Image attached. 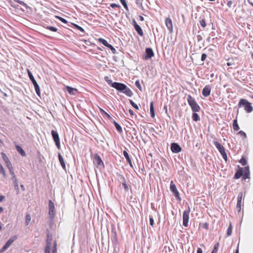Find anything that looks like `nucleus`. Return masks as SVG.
I'll return each mask as SVG.
<instances>
[{
	"mask_svg": "<svg viewBox=\"0 0 253 253\" xmlns=\"http://www.w3.org/2000/svg\"><path fill=\"white\" fill-rule=\"evenodd\" d=\"M111 86L118 90L122 91L127 96L131 97L133 95L132 91L124 84L114 82L112 84Z\"/></svg>",
	"mask_w": 253,
	"mask_h": 253,
	"instance_id": "1",
	"label": "nucleus"
},
{
	"mask_svg": "<svg viewBox=\"0 0 253 253\" xmlns=\"http://www.w3.org/2000/svg\"><path fill=\"white\" fill-rule=\"evenodd\" d=\"M238 106L239 108L243 107L244 110L248 113H250L253 111L252 104L246 99H241L239 101Z\"/></svg>",
	"mask_w": 253,
	"mask_h": 253,
	"instance_id": "2",
	"label": "nucleus"
},
{
	"mask_svg": "<svg viewBox=\"0 0 253 253\" xmlns=\"http://www.w3.org/2000/svg\"><path fill=\"white\" fill-rule=\"evenodd\" d=\"M187 102L193 112L200 111L201 109L200 106L198 104L195 99L190 95H188Z\"/></svg>",
	"mask_w": 253,
	"mask_h": 253,
	"instance_id": "3",
	"label": "nucleus"
},
{
	"mask_svg": "<svg viewBox=\"0 0 253 253\" xmlns=\"http://www.w3.org/2000/svg\"><path fill=\"white\" fill-rule=\"evenodd\" d=\"M214 144L216 148L218 149L223 158L224 159L225 161L227 160V156L225 152V150L224 147L218 141H214Z\"/></svg>",
	"mask_w": 253,
	"mask_h": 253,
	"instance_id": "4",
	"label": "nucleus"
},
{
	"mask_svg": "<svg viewBox=\"0 0 253 253\" xmlns=\"http://www.w3.org/2000/svg\"><path fill=\"white\" fill-rule=\"evenodd\" d=\"M190 212V208L189 206H188L187 209L184 211L182 215L183 225L184 227H187L188 226L189 218V215Z\"/></svg>",
	"mask_w": 253,
	"mask_h": 253,
	"instance_id": "5",
	"label": "nucleus"
},
{
	"mask_svg": "<svg viewBox=\"0 0 253 253\" xmlns=\"http://www.w3.org/2000/svg\"><path fill=\"white\" fill-rule=\"evenodd\" d=\"M52 235L48 233L47 234V237H46V246L45 248V253H50V250H51V244L52 241Z\"/></svg>",
	"mask_w": 253,
	"mask_h": 253,
	"instance_id": "6",
	"label": "nucleus"
},
{
	"mask_svg": "<svg viewBox=\"0 0 253 253\" xmlns=\"http://www.w3.org/2000/svg\"><path fill=\"white\" fill-rule=\"evenodd\" d=\"M52 138L55 142V145L58 149H60V138L58 132L56 131L52 130L51 132Z\"/></svg>",
	"mask_w": 253,
	"mask_h": 253,
	"instance_id": "7",
	"label": "nucleus"
},
{
	"mask_svg": "<svg viewBox=\"0 0 253 253\" xmlns=\"http://www.w3.org/2000/svg\"><path fill=\"white\" fill-rule=\"evenodd\" d=\"M170 190L172 192L174 196L179 200H180V197L179 192L177 190L176 187L173 181H171L170 184Z\"/></svg>",
	"mask_w": 253,
	"mask_h": 253,
	"instance_id": "8",
	"label": "nucleus"
},
{
	"mask_svg": "<svg viewBox=\"0 0 253 253\" xmlns=\"http://www.w3.org/2000/svg\"><path fill=\"white\" fill-rule=\"evenodd\" d=\"M93 163L97 168L99 167H104V163L101 157L97 154H95L94 156Z\"/></svg>",
	"mask_w": 253,
	"mask_h": 253,
	"instance_id": "9",
	"label": "nucleus"
},
{
	"mask_svg": "<svg viewBox=\"0 0 253 253\" xmlns=\"http://www.w3.org/2000/svg\"><path fill=\"white\" fill-rule=\"evenodd\" d=\"M49 215L51 218H53L55 215V209L54 203L51 200L48 201Z\"/></svg>",
	"mask_w": 253,
	"mask_h": 253,
	"instance_id": "10",
	"label": "nucleus"
},
{
	"mask_svg": "<svg viewBox=\"0 0 253 253\" xmlns=\"http://www.w3.org/2000/svg\"><path fill=\"white\" fill-rule=\"evenodd\" d=\"M146 54L143 56V59L148 60L154 56V52L151 48H146L145 50Z\"/></svg>",
	"mask_w": 253,
	"mask_h": 253,
	"instance_id": "11",
	"label": "nucleus"
},
{
	"mask_svg": "<svg viewBox=\"0 0 253 253\" xmlns=\"http://www.w3.org/2000/svg\"><path fill=\"white\" fill-rule=\"evenodd\" d=\"M166 25L170 33L173 31V25L171 19L169 17H168L165 20Z\"/></svg>",
	"mask_w": 253,
	"mask_h": 253,
	"instance_id": "12",
	"label": "nucleus"
},
{
	"mask_svg": "<svg viewBox=\"0 0 253 253\" xmlns=\"http://www.w3.org/2000/svg\"><path fill=\"white\" fill-rule=\"evenodd\" d=\"M132 24L135 30H136L138 34L140 36H143V32L141 28L137 24L136 22L134 19L132 21Z\"/></svg>",
	"mask_w": 253,
	"mask_h": 253,
	"instance_id": "13",
	"label": "nucleus"
},
{
	"mask_svg": "<svg viewBox=\"0 0 253 253\" xmlns=\"http://www.w3.org/2000/svg\"><path fill=\"white\" fill-rule=\"evenodd\" d=\"M171 150L173 153H179L181 151L180 146L176 143H172L171 144Z\"/></svg>",
	"mask_w": 253,
	"mask_h": 253,
	"instance_id": "14",
	"label": "nucleus"
},
{
	"mask_svg": "<svg viewBox=\"0 0 253 253\" xmlns=\"http://www.w3.org/2000/svg\"><path fill=\"white\" fill-rule=\"evenodd\" d=\"M211 91V87L210 85H207L203 89L202 94L204 96L207 97L210 95Z\"/></svg>",
	"mask_w": 253,
	"mask_h": 253,
	"instance_id": "15",
	"label": "nucleus"
},
{
	"mask_svg": "<svg viewBox=\"0 0 253 253\" xmlns=\"http://www.w3.org/2000/svg\"><path fill=\"white\" fill-rule=\"evenodd\" d=\"M250 173L249 167L248 166L243 168V179L246 180L247 178H250Z\"/></svg>",
	"mask_w": 253,
	"mask_h": 253,
	"instance_id": "16",
	"label": "nucleus"
},
{
	"mask_svg": "<svg viewBox=\"0 0 253 253\" xmlns=\"http://www.w3.org/2000/svg\"><path fill=\"white\" fill-rule=\"evenodd\" d=\"M65 88L68 92V93L71 95H75L76 93L78 92L77 89L68 85L65 86Z\"/></svg>",
	"mask_w": 253,
	"mask_h": 253,
	"instance_id": "17",
	"label": "nucleus"
},
{
	"mask_svg": "<svg viewBox=\"0 0 253 253\" xmlns=\"http://www.w3.org/2000/svg\"><path fill=\"white\" fill-rule=\"evenodd\" d=\"M11 175H12L11 179L13 181L15 189L18 192H19V186H18V182L17 180V178L16 177V176H15L14 173Z\"/></svg>",
	"mask_w": 253,
	"mask_h": 253,
	"instance_id": "18",
	"label": "nucleus"
},
{
	"mask_svg": "<svg viewBox=\"0 0 253 253\" xmlns=\"http://www.w3.org/2000/svg\"><path fill=\"white\" fill-rule=\"evenodd\" d=\"M243 174V168H240L234 175L235 179H239Z\"/></svg>",
	"mask_w": 253,
	"mask_h": 253,
	"instance_id": "19",
	"label": "nucleus"
},
{
	"mask_svg": "<svg viewBox=\"0 0 253 253\" xmlns=\"http://www.w3.org/2000/svg\"><path fill=\"white\" fill-rule=\"evenodd\" d=\"M123 154H124V157L126 158L127 162L129 164V166L131 167H132L133 166H132V162H131V160H130V159L129 158V155H128V153L125 150L123 152Z\"/></svg>",
	"mask_w": 253,
	"mask_h": 253,
	"instance_id": "20",
	"label": "nucleus"
},
{
	"mask_svg": "<svg viewBox=\"0 0 253 253\" xmlns=\"http://www.w3.org/2000/svg\"><path fill=\"white\" fill-rule=\"evenodd\" d=\"M17 236H14L13 237L10 238L7 242H6V244L4 245L8 248L12 244V243L16 239Z\"/></svg>",
	"mask_w": 253,
	"mask_h": 253,
	"instance_id": "21",
	"label": "nucleus"
},
{
	"mask_svg": "<svg viewBox=\"0 0 253 253\" xmlns=\"http://www.w3.org/2000/svg\"><path fill=\"white\" fill-rule=\"evenodd\" d=\"M16 150L17 152L22 156H25L26 154L25 151L23 150L21 147H20L19 145H16L15 146Z\"/></svg>",
	"mask_w": 253,
	"mask_h": 253,
	"instance_id": "22",
	"label": "nucleus"
},
{
	"mask_svg": "<svg viewBox=\"0 0 253 253\" xmlns=\"http://www.w3.org/2000/svg\"><path fill=\"white\" fill-rule=\"evenodd\" d=\"M5 164H6L7 168L9 169L10 174H13L14 172L13 170V167H12V164L10 163V161L9 160L8 161L6 162Z\"/></svg>",
	"mask_w": 253,
	"mask_h": 253,
	"instance_id": "23",
	"label": "nucleus"
},
{
	"mask_svg": "<svg viewBox=\"0 0 253 253\" xmlns=\"http://www.w3.org/2000/svg\"><path fill=\"white\" fill-rule=\"evenodd\" d=\"M150 112L151 114V117L153 118L155 117V112H154V102L152 101L150 103Z\"/></svg>",
	"mask_w": 253,
	"mask_h": 253,
	"instance_id": "24",
	"label": "nucleus"
},
{
	"mask_svg": "<svg viewBox=\"0 0 253 253\" xmlns=\"http://www.w3.org/2000/svg\"><path fill=\"white\" fill-rule=\"evenodd\" d=\"M58 159H59V161L61 165L62 166V168L64 169H65L66 168L65 163L64 162L63 157H62L60 153L58 154Z\"/></svg>",
	"mask_w": 253,
	"mask_h": 253,
	"instance_id": "25",
	"label": "nucleus"
},
{
	"mask_svg": "<svg viewBox=\"0 0 253 253\" xmlns=\"http://www.w3.org/2000/svg\"><path fill=\"white\" fill-rule=\"evenodd\" d=\"M27 72H28L29 77L30 80L31 81V82H32V83L33 84H35L36 83H37V82L36 81V80H35L33 75H32V73L30 71V70H29L28 69Z\"/></svg>",
	"mask_w": 253,
	"mask_h": 253,
	"instance_id": "26",
	"label": "nucleus"
},
{
	"mask_svg": "<svg viewBox=\"0 0 253 253\" xmlns=\"http://www.w3.org/2000/svg\"><path fill=\"white\" fill-rule=\"evenodd\" d=\"M233 128L235 131H238L240 129L239 126L237 123V119H235L233 123Z\"/></svg>",
	"mask_w": 253,
	"mask_h": 253,
	"instance_id": "27",
	"label": "nucleus"
},
{
	"mask_svg": "<svg viewBox=\"0 0 253 253\" xmlns=\"http://www.w3.org/2000/svg\"><path fill=\"white\" fill-rule=\"evenodd\" d=\"M242 198V194L238 195L237 204V208H238L239 209V210H240V209H241Z\"/></svg>",
	"mask_w": 253,
	"mask_h": 253,
	"instance_id": "28",
	"label": "nucleus"
},
{
	"mask_svg": "<svg viewBox=\"0 0 253 253\" xmlns=\"http://www.w3.org/2000/svg\"><path fill=\"white\" fill-rule=\"evenodd\" d=\"M192 118V120L195 122H197L200 120L199 115L196 112H193Z\"/></svg>",
	"mask_w": 253,
	"mask_h": 253,
	"instance_id": "29",
	"label": "nucleus"
},
{
	"mask_svg": "<svg viewBox=\"0 0 253 253\" xmlns=\"http://www.w3.org/2000/svg\"><path fill=\"white\" fill-rule=\"evenodd\" d=\"M34 86L35 87V91L37 94V95L39 96H40L41 92H40V87L38 84V83H36L35 84H34Z\"/></svg>",
	"mask_w": 253,
	"mask_h": 253,
	"instance_id": "30",
	"label": "nucleus"
},
{
	"mask_svg": "<svg viewBox=\"0 0 253 253\" xmlns=\"http://www.w3.org/2000/svg\"><path fill=\"white\" fill-rule=\"evenodd\" d=\"M232 223L230 222L229 225L228 229H227V235L228 236H229L232 234Z\"/></svg>",
	"mask_w": 253,
	"mask_h": 253,
	"instance_id": "31",
	"label": "nucleus"
},
{
	"mask_svg": "<svg viewBox=\"0 0 253 253\" xmlns=\"http://www.w3.org/2000/svg\"><path fill=\"white\" fill-rule=\"evenodd\" d=\"M99 110L103 116H106L108 119H111V117L102 108H99Z\"/></svg>",
	"mask_w": 253,
	"mask_h": 253,
	"instance_id": "32",
	"label": "nucleus"
},
{
	"mask_svg": "<svg viewBox=\"0 0 253 253\" xmlns=\"http://www.w3.org/2000/svg\"><path fill=\"white\" fill-rule=\"evenodd\" d=\"M219 247V243H216L214 245L213 249L211 253H217Z\"/></svg>",
	"mask_w": 253,
	"mask_h": 253,
	"instance_id": "33",
	"label": "nucleus"
},
{
	"mask_svg": "<svg viewBox=\"0 0 253 253\" xmlns=\"http://www.w3.org/2000/svg\"><path fill=\"white\" fill-rule=\"evenodd\" d=\"M114 124L117 130L119 132H122V127L119 124H118L117 122H116L115 121H114Z\"/></svg>",
	"mask_w": 253,
	"mask_h": 253,
	"instance_id": "34",
	"label": "nucleus"
},
{
	"mask_svg": "<svg viewBox=\"0 0 253 253\" xmlns=\"http://www.w3.org/2000/svg\"><path fill=\"white\" fill-rule=\"evenodd\" d=\"M123 179V186H124L125 190L126 191H127L128 190V186L127 184L126 183V180L124 176H122Z\"/></svg>",
	"mask_w": 253,
	"mask_h": 253,
	"instance_id": "35",
	"label": "nucleus"
},
{
	"mask_svg": "<svg viewBox=\"0 0 253 253\" xmlns=\"http://www.w3.org/2000/svg\"><path fill=\"white\" fill-rule=\"evenodd\" d=\"M98 41L106 47L109 44V43H108V42L102 38H99L98 39Z\"/></svg>",
	"mask_w": 253,
	"mask_h": 253,
	"instance_id": "36",
	"label": "nucleus"
},
{
	"mask_svg": "<svg viewBox=\"0 0 253 253\" xmlns=\"http://www.w3.org/2000/svg\"><path fill=\"white\" fill-rule=\"evenodd\" d=\"M25 219H26V225H28L31 220V216L29 214L27 213L26 215V216H25Z\"/></svg>",
	"mask_w": 253,
	"mask_h": 253,
	"instance_id": "37",
	"label": "nucleus"
},
{
	"mask_svg": "<svg viewBox=\"0 0 253 253\" xmlns=\"http://www.w3.org/2000/svg\"><path fill=\"white\" fill-rule=\"evenodd\" d=\"M120 1L121 2V3L122 4V5H123V6L124 7V8H125V9L126 10L128 11V8L126 0H120Z\"/></svg>",
	"mask_w": 253,
	"mask_h": 253,
	"instance_id": "38",
	"label": "nucleus"
},
{
	"mask_svg": "<svg viewBox=\"0 0 253 253\" xmlns=\"http://www.w3.org/2000/svg\"><path fill=\"white\" fill-rule=\"evenodd\" d=\"M238 134H239L244 139H245L246 138H247V134L246 133L242 131V130H240L238 132Z\"/></svg>",
	"mask_w": 253,
	"mask_h": 253,
	"instance_id": "39",
	"label": "nucleus"
},
{
	"mask_svg": "<svg viewBox=\"0 0 253 253\" xmlns=\"http://www.w3.org/2000/svg\"><path fill=\"white\" fill-rule=\"evenodd\" d=\"M200 24L201 26L204 28H205L207 26L206 21H205V19H204V18L200 19Z\"/></svg>",
	"mask_w": 253,
	"mask_h": 253,
	"instance_id": "40",
	"label": "nucleus"
},
{
	"mask_svg": "<svg viewBox=\"0 0 253 253\" xmlns=\"http://www.w3.org/2000/svg\"><path fill=\"white\" fill-rule=\"evenodd\" d=\"M1 155L3 161H4L5 163L6 162H7V161H8L9 160L8 158V157L3 152H2L1 153Z\"/></svg>",
	"mask_w": 253,
	"mask_h": 253,
	"instance_id": "41",
	"label": "nucleus"
},
{
	"mask_svg": "<svg viewBox=\"0 0 253 253\" xmlns=\"http://www.w3.org/2000/svg\"><path fill=\"white\" fill-rule=\"evenodd\" d=\"M129 102L133 107L135 109L138 110L139 108L138 105L135 104L132 100H129Z\"/></svg>",
	"mask_w": 253,
	"mask_h": 253,
	"instance_id": "42",
	"label": "nucleus"
},
{
	"mask_svg": "<svg viewBox=\"0 0 253 253\" xmlns=\"http://www.w3.org/2000/svg\"><path fill=\"white\" fill-rule=\"evenodd\" d=\"M239 162L242 166H245L247 164V161L244 157L241 159Z\"/></svg>",
	"mask_w": 253,
	"mask_h": 253,
	"instance_id": "43",
	"label": "nucleus"
},
{
	"mask_svg": "<svg viewBox=\"0 0 253 253\" xmlns=\"http://www.w3.org/2000/svg\"><path fill=\"white\" fill-rule=\"evenodd\" d=\"M55 17L56 18H57L58 19H59L62 23H65V24L67 23V21L66 19H65L64 18L59 17L58 16H56Z\"/></svg>",
	"mask_w": 253,
	"mask_h": 253,
	"instance_id": "44",
	"label": "nucleus"
},
{
	"mask_svg": "<svg viewBox=\"0 0 253 253\" xmlns=\"http://www.w3.org/2000/svg\"><path fill=\"white\" fill-rule=\"evenodd\" d=\"M46 29L49 30L52 32H56L57 31V29L55 27L52 26H47Z\"/></svg>",
	"mask_w": 253,
	"mask_h": 253,
	"instance_id": "45",
	"label": "nucleus"
},
{
	"mask_svg": "<svg viewBox=\"0 0 253 253\" xmlns=\"http://www.w3.org/2000/svg\"><path fill=\"white\" fill-rule=\"evenodd\" d=\"M107 47L111 50L113 53H115L116 52V49L110 44H109Z\"/></svg>",
	"mask_w": 253,
	"mask_h": 253,
	"instance_id": "46",
	"label": "nucleus"
},
{
	"mask_svg": "<svg viewBox=\"0 0 253 253\" xmlns=\"http://www.w3.org/2000/svg\"><path fill=\"white\" fill-rule=\"evenodd\" d=\"M14 1L15 2L19 3L20 4H21L22 5H23L25 7L27 6V4L24 1H21L20 0H14Z\"/></svg>",
	"mask_w": 253,
	"mask_h": 253,
	"instance_id": "47",
	"label": "nucleus"
},
{
	"mask_svg": "<svg viewBox=\"0 0 253 253\" xmlns=\"http://www.w3.org/2000/svg\"><path fill=\"white\" fill-rule=\"evenodd\" d=\"M74 27L78 30H80V31L82 32H84V29L80 27V26L77 25V24H74Z\"/></svg>",
	"mask_w": 253,
	"mask_h": 253,
	"instance_id": "48",
	"label": "nucleus"
},
{
	"mask_svg": "<svg viewBox=\"0 0 253 253\" xmlns=\"http://www.w3.org/2000/svg\"><path fill=\"white\" fill-rule=\"evenodd\" d=\"M0 172L1 173H2L4 176H5V173L4 169L2 167V166L0 164Z\"/></svg>",
	"mask_w": 253,
	"mask_h": 253,
	"instance_id": "49",
	"label": "nucleus"
},
{
	"mask_svg": "<svg viewBox=\"0 0 253 253\" xmlns=\"http://www.w3.org/2000/svg\"><path fill=\"white\" fill-rule=\"evenodd\" d=\"M57 243L56 242V241L54 242V247L52 249V253H56V250H57Z\"/></svg>",
	"mask_w": 253,
	"mask_h": 253,
	"instance_id": "50",
	"label": "nucleus"
},
{
	"mask_svg": "<svg viewBox=\"0 0 253 253\" xmlns=\"http://www.w3.org/2000/svg\"><path fill=\"white\" fill-rule=\"evenodd\" d=\"M207 57V55L206 53H203L201 56V60L202 61H204L206 60Z\"/></svg>",
	"mask_w": 253,
	"mask_h": 253,
	"instance_id": "51",
	"label": "nucleus"
},
{
	"mask_svg": "<svg viewBox=\"0 0 253 253\" xmlns=\"http://www.w3.org/2000/svg\"><path fill=\"white\" fill-rule=\"evenodd\" d=\"M110 6L112 7V8H115V7H118V8H120V5H119V4H117L116 3H111L110 4Z\"/></svg>",
	"mask_w": 253,
	"mask_h": 253,
	"instance_id": "52",
	"label": "nucleus"
},
{
	"mask_svg": "<svg viewBox=\"0 0 253 253\" xmlns=\"http://www.w3.org/2000/svg\"><path fill=\"white\" fill-rule=\"evenodd\" d=\"M135 85L138 88H139L140 89H141V85H140V84L139 82V81H136L135 82Z\"/></svg>",
	"mask_w": 253,
	"mask_h": 253,
	"instance_id": "53",
	"label": "nucleus"
},
{
	"mask_svg": "<svg viewBox=\"0 0 253 253\" xmlns=\"http://www.w3.org/2000/svg\"><path fill=\"white\" fill-rule=\"evenodd\" d=\"M150 224L152 226H153V225H154V220L152 217L150 218Z\"/></svg>",
	"mask_w": 253,
	"mask_h": 253,
	"instance_id": "54",
	"label": "nucleus"
},
{
	"mask_svg": "<svg viewBox=\"0 0 253 253\" xmlns=\"http://www.w3.org/2000/svg\"><path fill=\"white\" fill-rule=\"evenodd\" d=\"M232 4H233V1H231V0H229L227 2V5L228 6V7H231L232 6Z\"/></svg>",
	"mask_w": 253,
	"mask_h": 253,
	"instance_id": "55",
	"label": "nucleus"
},
{
	"mask_svg": "<svg viewBox=\"0 0 253 253\" xmlns=\"http://www.w3.org/2000/svg\"><path fill=\"white\" fill-rule=\"evenodd\" d=\"M202 226L203 228H204L206 229H208V226H209V224L207 222H206L203 224Z\"/></svg>",
	"mask_w": 253,
	"mask_h": 253,
	"instance_id": "56",
	"label": "nucleus"
},
{
	"mask_svg": "<svg viewBox=\"0 0 253 253\" xmlns=\"http://www.w3.org/2000/svg\"><path fill=\"white\" fill-rule=\"evenodd\" d=\"M7 249V247H6V246H4L2 248V249H1V250H0V253L3 252H4V251H5Z\"/></svg>",
	"mask_w": 253,
	"mask_h": 253,
	"instance_id": "57",
	"label": "nucleus"
},
{
	"mask_svg": "<svg viewBox=\"0 0 253 253\" xmlns=\"http://www.w3.org/2000/svg\"><path fill=\"white\" fill-rule=\"evenodd\" d=\"M108 78L107 77L105 78V80L107 81L108 84L112 85V84L113 83L112 81L111 80H107L106 79Z\"/></svg>",
	"mask_w": 253,
	"mask_h": 253,
	"instance_id": "58",
	"label": "nucleus"
},
{
	"mask_svg": "<svg viewBox=\"0 0 253 253\" xmlns=\"http://www.w3.org/2000/svg\"><path fill=\"white\" fill-rule=\"evenodd\" d=\"M5 199V197L3 195H0V202L3 201Z\"/></svg>",
	"mask_w": 253,
	"mask_h": 253,
	"instance_id": "59",
	"label": "nucleus"
},
{
	"mask_svg": "<svg viewBox=\"0 0 253 253\" xmlns=\"http://www.w3.org/2000/svg\"><path fill=\"white\" fill-rule=\"evenodd\" d=\"M197 253H203V251L202 249L198 248L197 251Z\"/></svg>",
	"mask_w": 253,
	"mask_h": 253,
	"instance_id": "60",
	"label": "nucleus"
},
{
	"mask_svg": "<svg viewBox=\"0 0 253 253\" xmlns=\"http://www.w3.org/2000/svg\"><path fill=\"white\" fill-rule=\"evenodd\" d=\"M164 109L165 111L166 114H168V106L167 105H165Z\"/></svg>",
	"mask_w": 253,
	"mask_h": 253,
	"instance_id": "61",
	"label": "nucleus"
},
{
	"mask_svg": "<svg viewBox=\"0 0 253 253\" xmlns=\"http://www.w3.org/2000/svg\"><path fill=\"white\" fill-rule=\"evenodd\" d=\"M139 19L141 21H144V19L142 16L139 15Z\"/></svg>",
	"mask_w": 253,
	"mask_h": 253,
	"instance_id": "62",
	"label": "nucleus"
},
{
	"mask_svg": "<svg viewBox=\"0 0 253 253\" xmlns=\"http://www.w3.org/2000/svg\"><path fill=\"white\" fill-rule=\"evenodd\" d=\"M128 112H129V114L131 115V116H133L134 115L133 112L132 110L129 109Z\"/></svg>",
	"mask_w": 253,
	"mask_h": 253,
	"instance_id": "63",
	"label": "nucleus"
},
{
	"mask_svg": "<svg viewBox=\"0 0 253 253\" xmlns=\"http://www.w3.org/2000/svg\"><path fill=\"white\" fill-rule=\"evenodd\" d=\"M235 253H239V248H237V249L235 251Z\"/></svg>",
	"mask_w": 253,
	"mask_h": 253,
	"instance_id": "64",
	"label": "nucleus"
}]
</instances>
